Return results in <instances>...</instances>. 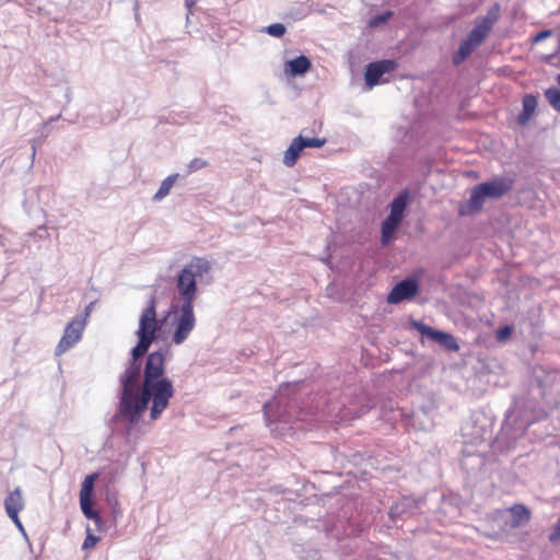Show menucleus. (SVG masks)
<instances>
[{
    "label": "nucleus",
    "instance_id": "f257e3e1",
    "mask_svg": "<svg viewBox=\"0 0 560 560\" xmlns=\"http://www.w3.org/2000/svg\"><path fill=\"white\" fill-rule=\"evenodd\" d=\"M158 330L156 303L154 298H152L149 305L143 310L139 320V329L137 331L139 341L132 349V360L120 376L122 393L119 401L118 415L119 417L127 419L131 424H137L140 421L142 413L148 408L140 407L142 387L140 388L139 394L135 393L141 374V364L137 362V359L149 350L151 343L155 339Z\"/></svg>",
    "mask_w": 560,
    "mask_h": 560
},
{
    "label": "nucleus",
    "instance_id": "f03ea898",
    "mask_svg": "<svg viewBox=\"0 0 560 560\" xmlns=\"http://www.w3.org/2000/svg\"><path fill=\"white\" fill-rule=\"evenodd\" d=\"M164 374V355L156 351L148 355L144 380L142 383V398L140 407L151 406V419L155 420L167 408L170 399L174 395L173 384Z\"/></svg>",
    "mask_w": 560,
    "mask_h": 560
},
{
    "label": "nucleus",
    "instance_id": "7ed1b4c3",
    "mask_svg": "<svg viewBox=\"0 0 560 560\" xmlns=\"http://www.w3.org/2000/svg\"><path fill=\"white\" fill-rule=\"evenodd\" d=\"M300 384H287L280 387L273 400L264 404V413L267 421L291 420L292 409L295 407V393Z\"/></svg>",
    "mask_w": 560,
    "mask_h": 560
},
{
    "label": "nucleus",
    "instance_id": "20e7f679",
    "mask_svg": "<svg viewBox=\"0 0 560 560\" xmlns=\"http://www.w3.org/2000/svg\"><path fill=\"white\" fill-rule=\"evenodd\" d=\"M89 312L74 317L65 328L63 335L56 347V354L61 355L78 343L86 327Z\"/></svg>",
    "mask_w": 560,
    "mask_h": 560
},
{
    "label": "nucleus",
    "instance_id": "39448f33",
    "mask_svg": "<svg viewBox=\"0 0 560 560\" xmlns=\"http://www.w3.org/2000/svg\"><path fill=\"white\" fill-rule=\"evenodd\" d=\"M97 478L98 474L96 472L88 475L84 478L80 490V506L86 518L92 520L96 525H100L102 523V517L98 512L93 509L92 502L94 483Z\"/></svg>",
    "mask_w": 560,
    "mask_h": 560
},
{
    "label": "nucleus",
    "instance_id": "423d86ee",
    "mask_svg": "<svg viewBox=\"0 0 560 560\" xmlns=\"http://www.w3.org/2000/svg\"><path fill=\"white\" fill-rule=\"evenodd\" d=\"M412 327L416 328L422 336H425L431 340L438 342L440 346H442L448 351L456 352L459 350V345L457 343L456 338L451 334L436 330L418 320L412 322Z\"/></svg>",
    "mask_w": 560,
    "mask_h": 560
},
{
    "label": "nucleus",
    "instance_id": "0eeeda50",
    "mask_svg": "<svg viewBox=\"0 0 560 560\" xmlns=\"http://www.w3.org/2000/svg\"><path fill=\"white\" fill-rule=\"evenodd\" d=\"M530 520V511L523 504H514L501 513L502 528L515 529L526 525Z\"/></svg>",
    "mask_w": 560,
    "mask_h": 560
},
{
    "label": "nucleus",
    "instance_id": "6e6552de",
    "mask_svg": "<svg viewBox=\"0 0 560 560\" xmlns=\"http://www.w3.org/2000/svg\"><path fill=\"white\" fill-rule=\"evenodd\" d=\"M517 419L513 415V411H509L506 413L505 420L502 424V429L500 435L498 438L499 441H504L508 447H511L512 444L524 435L526 431V424L524 422L516 423Z\"/></svg>",
    "mask_w": 560,
    "mask_h": 560
},
{
    "label": "nucleus",
    "instance_id": "1a4fd4ad",
    "mask_svg": "<svg viewBox=\"0 0 560 560\" xmlns=\"http://www.w3.org/2000/svg\"><path fill=\"white\" fill-rule=\"evenodd\" d=\"M177 290L183 300V305H192L196 294V276L191 267H186L178 276Z\"/></svg>",
    "mask_w": 560,
    "mask_h": 560
},
{
    "label": "nucleus",
    "instance_id": "9d476101",
    "mask_svg": "<svg viewBox=\"0 0 560 560\" xmlns=\"http://www.w3.org/2000/svg\"><path fill=\"white\" fill-rule=\"evenodd\" d=\"M397 67L395 60L385 59L371 62L365 69V83L369 88H373L380 83L383 74L394 71Z\"/></svg>",
    "mask_w": 560,
    "mask_h": 560
},
{
    "label": "nucleus",
    "instance_id": "9b49d317",
    "mask_svg": "<svg viewBox=\"0 0 560 560\" xmlns=\"http://www.w3.org/2000/svg\"><path fill=\"white\" fill-rule=\"evenodd\" d=\"M195 325L192 305H182V314L178 318L176 330L173 335V341L176 345L182 343L192 330Z\"/></svg>",
    "mask_w": 560,
    "mask_h": 560
},
{
    "label": "nucleus",
    "instance_id": "f8f14e48",
    "mask_svg": "<svg viewBox=\"0 0 560 560\" xmlns=\"http://www.w3.org/2000/svg\"><path fill=\"white\" fill-rule=\"evenodd\" d=\"M418 292V283L413 279H405L398 282L387 296V302L398 304L404 300L413 298Z\"/></svg>",
    "mask_w": 560,
    "mask_h": 560
},
{
    "label": "nucleus",
    "instance_id": "ddd939ff",
    "mask_svg": "<svg viewBox=\"0 0 560 560\" xmlns=\"http://www.w3.org/2000/svg\"><path fill=\"white\" fill-rule=\"evenodd\" d=\"M482 192L490 199H499L512 189L513 182L510 178L498 177L480 184Z\"/></svg>",
    "mask_w": 560,
    "mask_h": 560
},
{
    "label": "nucleus",
    "instance_id": "4468645a",
    "mask_svg": "<svg viewBox=\"0 0 560 560\" xmlns=\"http://www.w3.org/2000/svg\"><path fill=\"white\" fill-rule=\"evenodd\" d=\"M4 506H5L8 516L13 521V523L20 529H23V525L19 517V512L24 508V503H23L21 490L19 488L11 491L7 495V498L4 500Z\"/></svg>",
    "mask_w": 560,
    "mask_h": 560
},
{
    "label": "nucleus",
    "instance_id": "2eb2a0df",
    "mask_svg": "<svg viewBox=\"0 0 560 560\" xmlns=\"http://www.w3.org/2000/svg\"><path fill=\"white\" fill-rule=\"evenodd\" d=\"M418 508L419 502L417 500L402 498L390 506L388 515L393 521H396L412 515Z\"/></svg>",
    "mask_w": 560,
    "mask_h": 560
},
{
    "label": "nucleus",
    "instance_id": "dca6fc26",
    "mask_svg": "<svg viewBox=\"0 0 560 560\" xmlns=\"http://www.w3.org/2000/svg\"><path fill=\"white\" fill-rule=\"evenodd\" d=\"M311 61L310 59L304 56V55H301L292 60H289L287 63H285V73L292 75V77H296V75H303L304 73H306L310 68H311Z\"/></svg>",
    "mask_w": 560,
    "mask_h": 560
},
{
    "label": "nucleus",
    "instance_id": "f3484780",
    "mask_svg": "<svg viewBox=\"0 0 560 560\" xmlns=\"http://www.w3.org/2000/svg\"><path fill=\"white\" fill-rule=\"evenodd\" d=\"M409 192L407 190L400 192L390 203V212L387 218L401 222L404 211L407 207Z\"/></svg>",
    "mask_w": 560,
    "mask_h": 560
},
{
    "label": "nucleus",
    "instance_id": "a211bd4d",
    "mask_svg": "<svg viewBox=\"0 0 560 560\" xmlns=\"http://www.w3.org/2000/svg\"><path fill=\"white\" fill-rule=\"evenodd\" d=\"M490 30L483 25L481 22L477 23L475 27L469 32L466 42L475 46L476 48L486 39Z\"/></svg>",
    "mask_w": 560,
    "mask_h": 560
},
{
    "label": "nucleus",
    "instance_id": "6ab92c4d",
    "mask_svg": "<svg viewBox=\"0 0 560 560\" xmlns=\"http://www.w3.org/2000/svg\"><path fill=\"white\" fill-rule=\"evenodd\" d=\"M537 106V100L534 95L527 94L523 98V110L518 115V122L524 125L533 116Z\"/></svg>",
    "mask_w": 560,
    "mask_h": 560
},
{
    "label": "nucleus",
    "instance_id": "aec40b11",
    "mask_svg": "<svg viewBox=\"0 0 560 560\" xmlns=\"http://www.w3.org/2000/svg\"><path fill=\"white\" fill-rule=\"evenodd\" d=\"M302 151V147L294 138L289 148L284 151L283 164L288 167H293L296 164Z\"/></svg>",
    "mask_w": 560,
    "mask_h": 560
},
{
    "label": "nucleus",
    "instance_id": "412c9836",
    "mask_svg": "<svg viewBox=\"0 0 560 560\" xmlns=\"http://www.w3.org/2000/svg\"><path fill=\"white\" fill-rule=\"evenodd\" d=\"M487 198L488 197L482 192L480 184L475 186L471 190L470 198L468 200L469 210L471 212L481 210Z\"/></svg>",
    "mask_w": 560,
    "mask_h": 560
},
{
    "label": "nucleus",
    "instance_id": "4be33fe9",
    "mask_svg": "<svg viewBox=\"0 0 560 560\" xmlns=\"http://www.w3.org/2000/svg\"><path fill=\"white\" fill-rule=\"evenodd\" d=\"M177 178H178L177 174H172V175L167 176L162 182L159 190L155 192L153 200L159 201V200H162L163 198H165L170 194V191L173 188L174 184L176 183Z\"/></svg>",
    "mask_w": 560,
    "mask_h": 560
},
{
    "label": "nucleus",
    "instance_id": "5701e85b",
    "mask_svg": "<svg viewBox=\"0 0 560 560\" xmlns=\"http://www.w3.org/2000/svg\"><path fill=\"white\" fill-rule=\"evenodd\" d=\"M400 224L399 221L393 220L390 218H386L382 223V236L381 241L383 245H387L389 240L392 238L395 230Z\"/></svg>",
    "mask_w": 560,
    "mask_h": 560
},
{
    "label": "nucleus",
    "instance_id": "b1692460",
    "mask_svg": "<svg viewBox=\"0 0 560 560\" xmlns=\"http://www.w3.org/2000/svg\"><path fill=\"white\" fill-rule=\"evenodd\" d=\"M476 49L475 46L466 42L465 39L460 43L457 52L453 56V63L460 65L471 52Z\"/></svg>",
    "mask_w": 560,
    "mask_h": 560
},
{
    "label": "nucleus",
    "instance_id": "393cba45",
    "mask_svg": "<svg viewBox=\"0 0 560 560\" xmlns=\"http://www.w3.org/2000/svg\"><path fill=\"white\" fill-rule=\"evenodd\" d=\"M295 139L303 150L305 148H322L326 143L325 138H307L302 135L298 136Z\"/></svg>",
    "mask_w": 560,
    "mask_h": 560
},
{
    "label": "nucleus",
    "instance_id": "a878e982",
    "mask_svg": "<svg viewBox=\"0 0 560 560\" xmlns=\"http://www.w3.org/2000/svg\"><path fill=\"white\" fill-rule=\"evenodd\" d=\"M545 97L552 106L553 109L560 112V90L557 88H549L545 91Z\"/></svg>",
    "mask_w": 560,
    "mask_h": 560
},
{
    "label": "nucleus",
    "instance_id": "bb28decb",
    "mask_svg": "<svg viewBox=\"0 0 560 560\" xmlns=\"http://www.w3.org/2000/svg\"><path fill=\"white\" fill-rule=\"evenodd\" d=\"M499 10H500V7L499 4H494V7L489 10L488 14L486 16H483L481 19V23L483 25H486L490 31L493 26V24L497 22V20L499 19Z\"/></svg>",
    "mask_w": 560,
    "mask_h": 560
},
{
    "label": "nucleus",
    "instance_id": "cd10ccee",
    "mask_svg": "<svg viewBox=\"0 0 560 560\" xmlns=\"http://www.w3.org/2000/svg\"><path fill=\"white\" fill-rule=\"evenodd\" d=\"M267 33L273 37H282L285 34V26L282 23H275L266 28Z\"/></svg>",
    "mask_w": 560,
    "mask_h": 560
},
{
    "label": "nucleus",
    "instance_id": "c85d7f7f",
    "mask_svg": "<svg viewBox=\"0 0 560 560\" xmlns=\"http://www.w3.org/2000/svg\"><path fill=\"white\" fill-rule=\"evenodd\" d=\"M392 14H393L392 12H385V13L375 15L370 21V25L371 26H378L380 24H383V23L387 22V20L392 16Z\"/></svg>",
    "mask_w": 560,
    "mask_h": 560
},
{
    "label": "nucleus",
    "instance_id": "c756f323",
    "mask_svg": "<svg viewBox=\"0 0 560 560\" xmlns=\"http://www.w3.org/2000/svg\"><path fill=\"white\" fill-rule=\"evenodd\" d=\"M100 541V538L95 535L91 534L90 530L88 532V535L83 542V549H90L95 547V545Z\"/></svg>",
    "mask_w": 560,
    "mask_h": 560
},
{
    "label": "nucleus",
    "instance_id": "7c9ffc66",
    "mask_svg": "<svg viewBox=\"0 0 560 560\" xmlns=\"http://www.w3.org/2000/svg\"><path fill=\"white\" fill-rule=\"evenodd\" d=\"M549 540L551 542H556V541L560 540V518L555 524L553 529H552L551 534L549 535Z\"/></svg>",
    "mask_w": 560,
    "mask_h": 560
},
{
    "label": "nucleus",
    "instance_id": "2f4dec72",
    "mask_svg": "<svg viewBox=\"0 0 560 560\" xmlns=\"http://www.w3.org/2000/svg\"><path fill=\"white\" fill-rule=\"evenodd\" d=\"M203 166H206V162L205 161H201L199 159H195L189 164V171H196V170H199V168H201Z\"/></svg>",
    "mask_w": 560,
    "mask_h": 560
},
{
    "label": "nucleus",
    "instance_id": "473e14b6",
    "mask_svg": "<svg viewBox=\"0 0 560 560\" xmlns=\"http://www.w3.org/2000/svg\"><path fill=\"white\" fill-rule=\"evenodd\" d=\"M551 35V31L549 30H546V31H541L540 33H538L535 38H534V42L535 43H538L547 37H549Z\"/></svg>",
    "mask_w": 560,
    "mask_h": 560
},
{
    "label": "nucleus",
    "instance_id": "72a5a7b5",
    "mask_svg": "<svg viewBox=\"0 0 560 560\" xmlns=\"http://www.w3.org/2000/svg\"><path fill=\"white\" fill-rule=\"evenodd\" d=\"M510 332H511V328L506 326L499 331V338H503L504 336L510 335Z\"/></svg>",
    "mask_w": 560,
    "mask_h": 560
},
{
    "label": "nucleus",
    "instance_id": "f704fd0d",
    "mask_svg": "<svg viewBox=\"0 0 560 560\" xmlns=\"http://www.w3.org/2000/svg\"><path fill=\"white\" fill-rule=\"evenodd\" d=\"M198 0H186V5L191 8Z\"/></svg>",
    "mask_w": 560,
    "mask_h": 560
},
{
    "label": "nucleus",
    "instance_id": "c9c22d12",
    "mask_svg": "<svg viewBox=\"0 0 560 560\" xmlns=\"http://www.w3.org/2000/svg\"><path fill=\"white\" fill-rule=\"evenodd\" d=\"M557 82L560 85V73L557 75Z\"/></svg>",
    "mask_w": 560,
    "mask_h": 560
}]
</instances>
